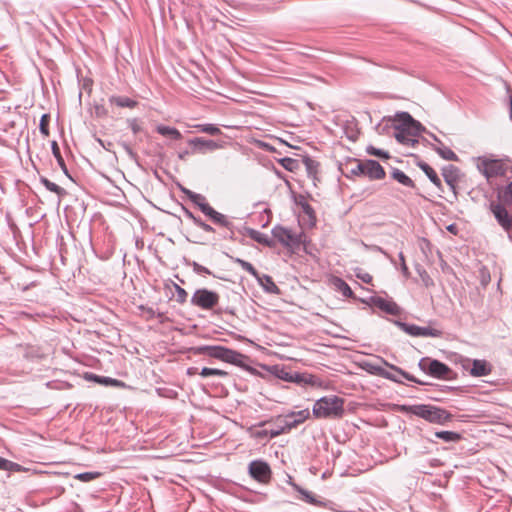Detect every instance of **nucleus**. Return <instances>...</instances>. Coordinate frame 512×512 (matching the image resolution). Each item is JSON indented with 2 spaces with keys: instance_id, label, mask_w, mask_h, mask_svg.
<instances>
[{
  "instance_id": "a18cd8bd",
  "label": "nucleus",
  "mask_w": 512,
  "mask_h": 512,
  "mask_svg": "<svg viewBox=\"0 0 512 512\" xmlns=\"http://www.w3.org/2000/svg\"><path fill=\"white\" fill-rule=\"evenodd\" d=\"M174 289L176 292V301L179 304H184L187 301L188 293L187 291L182 288L180 285L174 283Z\"/></svg>"
},
{
  "instance_id": "dca6fc26",
  "label": "nucleus",
  "mask_w": 512,
  "mask_h": 512,
  "mask_svg": "<svg viewBox=\"0 0 512 512\" xmlns=\"http://www.w3.org/2000/svg\"><path fill=\"white\" fill-rule=\"evenodd\" d=\"M490 209L499 225L504 230L509 231L512 228V218L507 209L503 205L494 202L490 204Z\"/></svg>"
},
{
  "instance_id": "412c9836",
  "label": "nucleus",
  "mask_w": 512,
  "mask_h": 512,
  "mask_svg": "<svg viewBox=\"0 0 512 512\" xmlns=\"http://www.w3.org/2000/svg\"><path fill=\"white\" fill-rule=\"evenodd\" d=\"M262 289L270 294H279L280 289L273 281L272 277L267 274H258V278H255Z\"/></svg>"
},
{
  "instance_id": "7ed1b4c3",
  "label": "nucleus",
  "mask_w": 512,
  "mask_h": 512,
  "mask_svg": "<svg viewBox=\"0 0 512 512\" xmlns=\"http://www.w3.org/2000/svg\"><path fill=\"white\" fill-rule=\"evenodd\" d=\"M401 410L405 413L420 417L432 424L443 425L450 422L453 418V415L447 410L429 404L403 405Z\"/></svg>"
},
{
  "instance_id": "774afa93",
  "label": "nucleus",
  "mask_w": 512,
  "mask_h": 512,
  "mask_svg": "<svg viewBox=\"0 0 512 512\" xmlns=\"http://www.w3.org/2000/svg\"><path fill=\"white\" fill-rule=\"evenodd\" d=\"M509 104H510V118L512 120V98H510Z\"/></svg>"
},
{
  "instance_id": "9d476101",
  "label": "nucleus",
  "mask_w": 512,
  "mask_h": 512,
  "mask_svg": "<svg viewBox=\"0 0 512 512\" xmlns=\"http://www.w3.org/2000/svg\"><path fill=\"white\" fill-rule=\"evenodd\" d=\"M310 417L309 409H303L299 411H291L285 415L278 416L276 421L283 423L288 432L296 428L298 425L304 423Z\"/></svg>"
},
{
  "instance_id": "338daca9",
  "label": "nucleus",
  "mask_w": 512,
  "mask_h": 512,
  "mask_svg": "<svg viewBox=\"0 0 512 512\" xmlns=\"http://www.w3.org/2000/svg\"><path fill=\"white\" fill-rule=\"evenodd\" d=\"M447 229L452 233H456V226L454 224L449 225Z\"/></svg>"
},
{
  "instance_id": "bb28decb",
  "label": "nucleus",
  "mask_w": 512,
  "mask_h": 512,
  "mask_svg": "<svg viewBox=\"0 0 512 512\" xmlns=\"http://www.w3.org/2000/svg\"><path fill=\"white\" fill-rule=\"evenodd\" d=\"M156 132L162 136H167L174 140L182 139V134L180 133V131L178 129H176L174 127L160 124V125L156 126Z\"/></svg>"
},
{
  "instance_id": "8fccbe9b",
  "label": "nucleus",
  "mask_w": 512,
  "mask_h": 512,
  "mask_svg": "<svg viewBox=\"0 0 512 512\" xmlns=\"http://www.w3.org/2000/svg\"><path fill=\"white\" fill-rule=\"evenodd\" d=\"M367 153L370 154V155H373V156L380 157V158H385V159L389 158L388 152H386L384 150H381V149H378V148H375L373 146H368L367 147Z\"/></svg>"
},
{
  "instance_id": "4d7b16f0",
  "label": "nucleus",
  "mask_w": 512,
  "mask_h": 512,
  "mask_svg": "<svg viewBox=\"0 0 512 512\" xmlns=\"http://www.w3.org/2000/svg\"><path fill=\"white\" fill-rule=\"evenodd\" d=\"M399 258L401 261V271H402L403 275L407 278L410 273H409L408 267L405 263V258H404V255L402 252L399 253Z\"/></svg>"
},
{
  "instance_id": "6e6d98bb",
  "label": "nucleus",
  "mask_w": 512,
  "mask_h": 512,
  "mask_svg": "<svg viewBox=\"0 0 512 512\" xmlns=\"http://www.w3.org/2000/svg\"><path fill=\"white\" fill-rule=\"evenodd\" d=\"M196 226L208 233L215 232V229L210 224L204 222L202 219L198 221V224Z\"/></svg>"
},
{
  "instance_id": "3c124183",
  "label": "nucleus",
  "mask_w": 512,
  "mask_h": 512,
  "mask_svg": "<svg viewBox=\"0 0 512 512\" xmlns=\"http://www.w3.org/2000/svg\"><path fill=\"white\" fill-rule=\"evenodd\" d=\"M269 432V438H275L283 433L288 432V430L285 428V425L283 423H280L279 426H277L275 429L268 430Z\"/></svg>"
},
{
  "instance_id": "680f3d73",
  "label": "nucleus",
  "mask_w": 512,
  "mask_h": 512,
  "mask_svg": "<svg viewBox=\"0 0 512 512\" xmlns=\"http://www.w3.org/2000/svg\"><path fill=\"white\" fill-rule=\"evenodd\" d=\"M122 147L123 149L125 150V152L129 155V156H132L134 157L135 156V153L133 151V149L126 143H123L122 144Z\"/></svg>"
},
{
  "instance_id": "052dcab7",
  "label": "nucleus",
  "mask_w": 512,
  "mask_h": 512,
  "mask_svg": "<svg viewBox=\"0 0 512 512\" xmlns=\"http://www.w3.org/2000/svg\"><path fill=\"white\" fill-rule=\"evenodd\" d=\"M254 436L258 439H263V438H266V437H269V432L268 430L266 429H262V430H257L255 433H254Z\"/></svg>"
},
{
  "instance_id": "f8f14e48",
  "label": "nucleus",
  "mask_w": 512,
  "mask_h": 512,
  "mask_svg": "<svg viewBox=\"0 0 512 512\" xmlns=\"http://www.w3.org/2000/svg\"><path fill=\"white\" fill-rule=\"evenodd\" d=\"M400 328L411 336L416 337H439L441 335V331L438 329H434L431 327H420L415 324H407L404 322H396Z\"/></svg>"
},
{
  "instance_id": "2f4dec72",
  "label": "nucleus",
  "mask_w": 512,
  "mask_h": 512,
  "mask_svg": "<svg viewBox=\"0 0 512 512\" xmlns=\"http://www.w3.org/2000/svg\"><path fill=\"white\" fill-rule=\"evenodd\" d=\"M194 128L197 129V131L206 133L212 136L220 135L222 132L218 126L211 123H204V124H196L194 125Z\"/></svg>"
},
{
  "instance_id": "09e8293b",
  "label": "nucleus",
  "mask_w": 512,
  "mask_h": 512,
  "mask_svg": "<svg viewBox=\"0 0 512 512\" xmlns=\"http://www.w3.org/2000/svg\"><path fill=\"white\" fill-rule=\"evenodd\" d=\"M190 265L196 274H199V275H201V274L211 275L212 274V272L208 268L199 264L196 261H193Z\"/></svg>"
},
{
  "instance_id": "4c0bfd02",
  "label": "nucleus",
  "mask_w": 512,
  "mask_h": 512,
  "mask_svg": "<svg viewBox=\"0 0 512 512\" xmlns=\"http://www.w3.org/2000/svg\"><path fill=\"white\" fill-rule=\"evenodd\" d=\"M51 150H52V154L55 157L58 165L62 168V170L65 173H67V167H66L65 161L61 155L58 143L56 141L51 142Z\"/></svg>"
},
{
  "instance_id": "0e129e2a",
  "label": "nucleus",
  "mask_w": 512,
  "mask_h": 512,
  "mask_svg": "<svg viewBox=\"0 0 512 512\" xmlns=\"http://www.w3.org/2000/svg\"><path fill=\"white\" fill-rule=\"evenodd\" d=\"M191 152L188 150H184L178 153V157L181 160H184Z\"/></svg>"
},
{
  "instance_id": "6ab92c4d",
  "label": "nucleus",
  "mask_w": 512,
  "mask_h": 512,
  "mask_svg": "<svg viewBox=\"0 0 512 512\" xmlns=\"http://www.w3.org/2000/svg\"><path fill=\"white\" fill-rule=\"evenodd\" d=\"M492 366L486 360L475 359L472 361V367L469 372L474 377L487 376L491 373Z\"/></svg>"
},
{
  "instance_id": "c756f323",
  "label": "nucleus",
  "mask_w": 512,
  "mask_h": 512,
  "mask_svg": "<svg viewBox=\"0 0 512 512\" xmlns=\"http://www.w3.org/2000/svg\"><path fill=\"white\" fill-rule=\"evenodd\" d=\"M298 205H300V207L302 208L304 215L307 216L308 223L310 225H314L316 222V217H315V212H314V209L312 208V206L304 198H301L298 201Z\"/></svg>"
},
{
  "instance_id": "37998d69",
  "label": "nucleus",
  "mask_w": 512,
  "mask_h": 512,
  "mask_svg": "<svg viewBox=\"0 0 512 512\" xmlns=\"http://www.w3.org/2000/svg\"><path fill=\"white\" fill-rule=\"evenodd\" d=\"M354 276H356L359 280H361L365 284H372L373 277L368 272L364 271L361 268L354 269Z\"/></svg>"
},
{
  "instance_id": "a211bd4d",
  "label": "nucleus",
  "mask_w": 512,
  "mask_h": 512,
  "mask_svg": "<svg viewBox=\"0 0 512 512\" xmlns=\"http://www.w3.org/2000/svg\"><path fill=\"white\" fill-rule=\"evenodd\" d=\"M394 130L422 128V125L413 119L408 112H401L395 115L393 121Z\"/></svg>"
},
{
  "instance_id": "6e6552de",
  "label": "nucleus",
  "mask_w": 512,
  "mask_h": 512,
  "mask_svg": "<svg viewBox=\"0 0 512 512\" xmlns=\"http://www.w3.org/2000/svg\"><path fill=\"white\" fill-rule=\"evenodd\" d=\"M418 366L423 372L439 379L448 378V375L451 372V369L445 363L427 357L422 358L419 361Z\"/></svg>"
},
{
  "instance_id": "2eb2a0df",
  "label": "nucleus",
  "mask_w": 512,
  "mask_h": 512,
  "mask_svg": "<svg viewBox=\"0 0 512 512\" xmlns=\"http://www.w3.org/2000/svg\"><path fill=\"white\" fill-rule=\"evenodd\" d=\"M272 235L279 243L286 247L297 246L299 244L297 236L283 226H275L272 229Z\"/></svg>"
},
{
  "instance_id": "f704fd0d",
  "label": "nucleus",
  "mask_w": 512,
  "mask_h": 512,
  "mask_svg": "<svg viewBox=\"0 0 512 512\" xmlns=\"http://www.w3.org/2000/svg\"><path fill=\"white\" fill-rule=\"evenodd\" d=\"M40 182L44 185V187L48 191L56 193L59 196H62L66 193L64 188L60 187L59 185H57L56 183L50 181L49 179H47L45 177H41Z\"/></svg>"
},
{
  "instance_id": "cd10ccee",
  "label": "nucleus",
  "mask_w": 512,
  "mask_h": 512,
  "mask_svg": "<svg viewBox=\"0 0 512 512\" xmlns=\"http://www.w3.org/2000/svg\"><path fill=\"white\" fill-rule=\"evenodd\" d=\"M391 177L406 187H410V188L415 187L413 180L409 176H407L403 171H401L397 168H394L392 170Z\"/></svg>"
},
{
  "instance_id": "1a4fd4ad",
  "label": "nucleus",
  "mask_w": 512,
  "mask_h": 512,
  "mask_svg": "<svg viewBox=\"0 0 512 512\" xmlns=\"http://www.w3.org/2000/svg\"><path fill=\"white\" fill-rule=\"evenodd\" d=\"M370 369L369 371L374 373V374H377L379 376H382L386 379H389V380H392L394 382H397V383H401V380L397 378V375H401L402 377H404L405 379L409 380V381H412V382H415L417 384H420V385H424L425 383L418 380L417 378H415L413 375L407 373L406 371L402 370L401 368L399 367H396L394 365H390V369L392 371H388L386 370L385 368H382V367H379V366H374V365H370L369 366Z\"/></svg>"
},
{
  "instance_id": "c03bdc74",
  "label": "nucleus",
  "mask_w": 512,
  "mask_h": 512,
  "mask_svg": "<svg viewBox=\"0 0 512 512\" xmlns=\"http://www.w3.org/2000/svg\"><path fill=\"white\" fill-rule=\"evenodd\" d=\"M200 375L202 377H208V376L225 377L228 375V373L223 370H220V369L204 367V368H202Z\"/></svg>"
},
{
  "instance_id": "c85d7f7f",
  "label": "nucleus",
  "mask_w": 512,
  "mask_h": 512,
  "mask_svg": "<svg viewBox=\"0 0 512 512\" xmlns=\"http://www.w3.org/2000/svg\"><path fill=\"white\" fill-rule=\"evenodd\" d=\"M419 167L426 174V176L430 179V181L435 186H437L438 188L441 187V180L438 177V175L435 172V170L430 165H428L427 163L422 162V163L419 164Z\"/></svg>"
},
{
  "instance_id": "e2e57ef3",
  "label": "nucleus",
  "mask_w": 512,
  "mask_h": 512,
  "mask_svg": "<svg viewBox=\"0 0 512 512\" xmlns=\"http://www.w3.org/2000/svg\"><path fill=\"white\" fill-rule=\"evenodd\" d=\"M7 461H8V459H5L0 456V470L5 471V469H7Z\"/></svg>"
},
{
  "instance_id": "58836bf2",
  "label": "nucleus",
  "mask_w": 512,
  "mask_h": 512,
  "mask_svg": "<svg viewBox=\"0 0 512 512\" xmlns=\"http://www.w3.org/2000/svg\"><path fill=\"white\" fill-rule=\"evenodd\" d=\"M437 153L445 160L448 161H457L458 156L454 151L446 146L436 148Z\"/></svg>"
},
{
  "instance_id": "de8ad7c7",
  "label": "nucleus",
  "mask_w": 512,
  "mask_h": 512,
  "mask_svg": "<svg viewBox=\"0 0 512 512\" xmlns=\"http://www.w3.org/2000/svg\"><path fill=\"white\" fill-rule=\"evenodd\" d=\"M101 476L100 472H83L79 473L75 476L76 479L82 482H90Z\"/></svg>"
},
{
  "instance_id": "7c9ffc66",
  "label": "nucleus",
  "mask_w": 512,
  "mask_h": 512,
  "mask_svg": "<svg viewBox=\"0 0 512 512\" xmlns=\"http://www.w3.org/2000/svg\"><path fill=\"white\" fill-rule=\"evenodd\" d=\"M435 436L447 443L458 442L462 439L461 434L454 431H437Z\"/></svg>"
},
{
  "instance_id": "e433bc0d",
  "label": "nucleus",
  "mask_w": 512,
  "mask_h": 512,
  "mask_svg": "<svg viewBox=\"0 0 512 512\" xmlns=\"http://www.w3.org/2000/svg\"><path fill=\"white\" fill-rule=\"evenodd\" d=\"M233 262L238 264L243 270L248 272L250 275H252L254 278H258L259 272L254 268V266L241 258H232Z\"/></svg>"
},
{
  "instance_id": "b1692460",
  "label": "nucleus",
  "mask_w": 512,
  "mask_h": 512,
  "mask_svg": "<svg viewBox=\"0 0 512 512\" xmlns=\"http://www.w3.org/2000/svg\"><path fill=\"white\" fill-rule=\"evenodd\" d=\"M318 378L309 373H299L294 372L291 383H296L302 386L311 385L315 386L317 384Z\"/></svg>"
},
{
  "instance_id": "f257e3e1",
  "label": "nucleus",
  "mask_w": 512,
  "mask_h": 512,
  "mask_svg": "<svg viewBox=\"0 0 512 512\" xmlns=\"http://www.w3.org/2000/svg\"><path fill=\"white\" fill-rule=\"evenodd\" d=\"M220 296L217 292L209 290L207 288L197 289L191 299V305L198 307L202 310H212L215 307L216 314H229L234 316L236 314V308L231 305L218 306Z\"/></svg>"
},
{
  "instance_id": "ddd939ff",
  "label": "nucleus",
  "mask_w": 512,
  "mask_h": 512,
  "mask_svg": "<svg viewBox=\"0 0 512 512\" xmlns=\"http://www.w3.org/2000/svg\"><path fill=\"white\" fill-rule=\"evenodd\" d=\"M188 144L192 147L191 153L205 154L208 151H214L222 148L220 143L203 137L189 139Z\"/></svg>"
},
{
  "instance_id": "72a5a7b5",
  "label": "nucleus",
  "mask_w": 512,
  "mask_h": 512,
  "mask_svg": "<svg viewBox=\"0 0 512 512\" xmlns=\"http://www.w3.org/2000/svg\"><path fill=\"white\" fill-rule=\"evenodd\" d=\"M294 489L302 495V500L309 504L318 505L320 501H318L313 493L310 491L303 489L297 484H293Z\"/></svg>"
},
{
  "instance_id": "864d4df0",
  "label": "nucleus",
  "mask_w": 512,
  "mask_h": 512,
  "mask_svg": "<svg viewBox=\"0 0 512 512\" xmlns=\"http://www.w3.org/2000/svg\"><path fill=\"white\" fill-rule=\"evenodd\" d=\"M127 123L134 134H137L142 130L139 121L136 118L128 119Z\"/></svg>"
},
{
  "instance_id": "423d86ee",
  "label": "nucleus",
  "mask_w": 512,
  "mask_h": 512,
  "mask_svg": "<svg viewBox=\"0 0 512 512\" xmlns=\"http://www.w3.org/2000/svg\"><path fill=\"white\" fill-rule=\"evenodd\" d=\"M359 290L364 291L365 289L361 284L354 281V300L358 298L363 303H371L380 310L393 316H396L400 313V308L395 302L374 295H371L368 299H364L358 294Z\"/></svg>"
},
{
  "instance_id": "aec40b11",
  "label": "nucleus",
  "mask_w": 512,
  "mask_h": 512,
  "mask_svg": "<svg viewBox=\"0 0 512 512\" xmlns=\"http://www.w3.org/2000/svg\"><path fill=\"white\" fill-rule=\"evenodd\" d=\"M85 378L90 381H94L100 385L113 386V387H124V383L121 380L114 379L107 376H100L94 373H87Z\"/></svg>"
},
{
  "instance_id": "ea45409f",
  "label": "nucleus",
  "mask_w": 512,
  "mask_h": 512,
  "mask_svg": "<svg viewBox=\"0 0 512 512\" xmlns=\"http://www.w3.org/2000/svg\"><path fill=\"white\" fill-rule=\"evenodd\" d=\"M279 163L281 164V166L290 171V172H294L295 170L298 169L299 167V162L298 160L296 159H293V158H290V157H284V158H281L279 160Z\"/></svg>"
},
{
  "instance_id": "473e14b6",
  "label": "nucleus",
  "mask_w": 512,
  "mask_h": 512,
  "mask_svg": "<svg viewBox=\"0 0 512 512\" xmlns=\"http://www.w3.org/2000/svg\"><path fill=\"white\" fill-rule=\"evenodd\" d=\"M272 372L278 379L286 382H292L294 372L286 369L285 367L273 366Z\"/></svg>"
},
{
  "instance_id": "4be33fe9",
  "label": "nucleus",
  "mask_w": 512,
  "mask_h": 512,
  "mask_svg": "<svg viewBox=\"0 0 512 512\" xmlns=\"http://www.w3.org/2000/svg\"><path fill=\"white\" fill-rule=\"evenodd\" d=\"M442 175L445 182L454 190L459 179L458 168L453 165L445 166L442 170Z\"/></svg>"
},
{
  "instance_id": "79ce46f5",
  "label": "nucleus",
  "mask_w": 512,
  "mask_h": 512,
  "mask_svg": "<svg viewBox=\"0 0 512 512\" xmlns=\"http://www.w3.org/2000/svg\"><path fill=\"white\" fill-rule=\"evenodd\" d=\"M303 162H304V165L306 167L308 176L315 177V175L317 173V170H318V165H319L318 162L313 160L310 157H305L303 159Z\"/></svg>"
},
{
  "instance_id": "20e7f679",
  "label": "nucleus",
  "mask_w": 512,
  "mask_h": 512,
  "mask_svg": "<svg viewBox=\"0 0 512 512\" xmlns=\"http://www.w3.org/2000/svg\"><path fill=\"white\" fill-rule=\"evenodd\" d=\"M344 401L338 396H325L318 399L312 409L315 418H341L344 414Z\"/></svg>"
},
{
  "instance_id": "f3484780",
  "label": "nucleus",
  "mask_w": 512,
  "mask_h": 512,
  "mask_svg": "<svg viewBox=\"0 0 512 512\" xmlns=\"http://www.w3.org/2000/svg\"><path fill=\"white\" fill-rule=\"evenodd\" d=\"M424 128H416L415 130L413 129H401V130H394V137L396 138V140L401 143V144H404V145H407V146H414L418 143V140L416 139V137L421 133V131L423 130Z\"/></svg>"
},
{
  "instance_id": "a878e982",
  "label": "nucleus",
  "mask_w": 512,
  "mask_h": 512,
  "mask_svg": "<svg viewBox=\"0 0 512 512\" xmlns=\"http://www.w3.org/2000/svg\"><path fill=\"white\" fill-rule=\"evenodd\" d=\"M184 193H186V195L189 197V199L199 207V209L201 210V212L203 214H205L207 211L205 210L204 207H211L209 205V203L206 201V198L205 196H203L202 194H198V193H195V192H192L190 190H183Z\"/></svg>"
},
{
  "instance_id": "603ef678",
  "label": "nucleus",
  "mask_w": 512,
  "mask_h": 512,
  "mask_svg": "<svg viewBox=\"0 0 512 512\" xmlns=\"http://www.w3.org/2000/svg\"><path fill=\"white\" fill-rule=\"evenodd\" d=\"M94 112L98 118H104L108 116V111L102 104H95Z\"/></svg>"
},
{
  "instance_id": "5fc2aeb1",
  "label": "nucleus",
  "mask_w": 512,
  "mask_h": 512,
  "mask_svg": "<svg viewBox=\"0 0 512 512\" xmlns=\"http://www.w3.org/2000/svg\"><path fill=\"white\" fill-rule=\"evenodd\" d=\"M22 470H23V467L20 464L12 462L10 460L7 461V469H5V471L20 472Z\"/></svg>"
},
{
  "instance_id": "c9c22d12",
  "label": "nucleus",
  "mask_w": 512,
  "mask_h": 512,
  "mask_svg": "<svg viewBox=\"0 0 512 512\" xmlns=\"http://www.w3.org/2000/svg\"><path fill=\"white\" fill-rule=\"evenodd\" d=\"M333 285L338 291H341L342 294L346 297H352V289L350 286L342 279L335 277L333 280Z\"/></svg>"
},
{
  "instance_id": "49530a36",
  "label": "nucleus",
  "mask_w": 512,
  "mask_h": 512,
  "mask_svg": "<svg viewBox=\"0 0 512 512\" xmlns=\"http://www.w3.org/2000/svg\"><path fill=\"white\" fill-rule=\"evenodd\" d=\"M49 121H50V115L49 114H43L40 119L39 123V130L41 134L44 136L49 135Z\"/></svg>"
},
{
  "instance_id": "5701e85b",
  "label": "nucleus",
  "mask_w": 512,
  "mask_h": 512,
  "mask_svg": "<svg viewBox=\"0 0 512 512\" xmlns=\"http://www.w3.org/2000/svg\"><path fill=\"white\" fill-rule=\"evenodd\" d=\"M108 102L110 105H115L120 108L133 109L138 105L136 100H133L126 96L112 95L109 97Z\"/></svg>"
},
{
  "instance_id": "39448f33",
  "label": "nucleus",
  "mask_w": 512,
  "mask_h": 512,
  "mask_svg": "<svg viewBox=\"0 0 512 512\" xmlns=\"http://www.w3.org/2000/svg\"><path fill=\"white\" fill-rule=\"evenodd\" d=\"M477 168L489 180L506 175L507 172L512 170V162L507 158L495 159L482 156L477 159Z\"/></svg>"
},
{
  "instance_id": "4468645a",
  "label": "nucleus",
  "mask_w": 512,
  "mask_h": 512,
  "mask_svg": "<svg viewBox=\"0 0 512 512\" xmlns=\"http://www.w3.org/2000/svg\"><path fill=\"white\" fill-rule=\"evenodd\" d=\"M207 211L205 215L216 225L226 228L230 231L229 238H233L234 235V224L228 216L216 211L212 206L204 207Z\"/></svg>"
},
{
  "instance_id": "bf43d9fd",
  "label": "nucleus",
  "mask_w": 512,
  "mask_h": 512,
  "mask_svg": "<svg viewBox=\"0 0 512 512\" xmlns=\"http://www.w3.org/2000/svg\"><path fill=\"white\" fill-rule=\"evenodd\" d=\"M184 215H185V217L190 219L195 225H197L198 221L201 220L200 217L195 216L190 210H188L186 208H184Z\"/></svg>"
},
{
  "instance_id": "69168bd1",
  "label": "nucleus",
  "mask_w": 512,
  "mask_h": 512,
  "mask_svg": "<svg viewBox=\"0 0 512 512\" xmlns=\"http://www.w3.org/2000/svg\"><path fill=\"white\" fill-rule=\"evenodd\" d=\"M145 311L147 312V314L150 318L155 317V311L153 310V308H147V309H145Z\"/></svg>"
},
{
  "instance_id": "0eeeda50",
  "label": "nucleus",
  "mask_w": 512,
  "mask_h": 512,
  "mask_svg": "<svg viewBox=\"0 0 512 512\" xmlns=\"http://www.w3.org/2000/svg\"><path fill=\"white\" fill-rule=\"evenodd\" d=\"M358 174L366 176L370 180H382L386 176L385 170L379 162L371 159L358 162L357 170H354V175Z\"/></svg>"
},
{
  "instance_id": "13d9d810",
  "label": "nucleus",
  "mask_w": 512,
  "mask_h": 512,
  "mask_svg": "<svg viewBox=\"0 0 512 512\" xmlns=\"http://www.w3.org/2000/svg\"><path fill=\"white\" fill-rule=\"evenodd\" d=\"M339 169L342 173L343 176L347 177V178H351L352 177V169H349V166L348 164H340L339 165Z\"/></svg>"
},
{
  "instance_id": "9b49d317",
  "label": "nucleus",
  "mask_w": 512,
  "mask_h": 512,
  "mask_svg": "<svg viewBox=\"0 0 512 512\" xmlns=\"http://www.w3.org/2000/svg\"><path fill=\"white\" fill-rule=\"evenodd\" d=\"M250 476L260 483L266 484L271 479V468L267 462L254 460L249 464Z\"/></svg>"
},
{
  "instance_id": "f03ea898",
  "label": "nucleus",
  "mask_w": 512,
  "mask_h": 512,
  "mask_svg": "<svg viewBox=\"0 0 512 512\" xmlns=\"http://www.w3.org/2000/svg\"><path fill=\"white\" fill-rule=\"evenodd\" d=\"M193 351L196 355L207 356L239 367H243L247 359L246 355L221 345L197 346Z\"/></svg>"
},
{
  "instance_id": "393cba45",
  "label": "nucleus",
  "mask_w": 512,
  "mask_h": 512,
  "mask_svg": "<svg viewBox=\"0 0 512 512\" xmlns=\"http://www.w3.org/2000/svg\"><path fill=\"white\" fill-rule=\"evenodd\" d=\"M246 234L249 236L252 240L263 244L265 246L271 247L273 245V241L268 237V235L261 233L255 229L247 228Z\"/></svg>"
},
{
  "instance_id": "a19ab883",
  "label": "nucleus",
  "mask_w": 512,
  "mask_h": 512,
  "mask_svg": "<svg viewBox=\"0 0 512 512\" xmlns=\"http://www.w3.org/2000/svg\"><path fill=\"white\" fill-rule=\"evenodd\" d=\"M498 198L504 204L512 203V181L498 193Z\"/></svg>"
}]
</instances>
